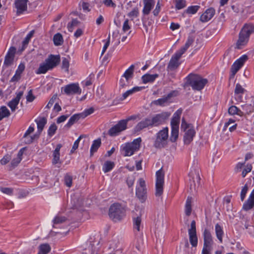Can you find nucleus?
Returning a JSON list of instances; mask_svg holds the SVG:
<instances>
[{
    "label": "nucleus",
    "instance_id": "obj_1",
    "mask_svg": "<svg viewBox=\"0 0 254 254\" xmlns=\"http://www.w3.org/2000/svg\"><path fill=\"white\" fill-rule=\"evenodd\" d=\"M141 139L138 137L131 142H127L121 146V150L124 156H130L139 150L140 146Z\"/></svg>",
    "mask_w": 254,
    "mask_h": 254
},
{
    "label": "nucleus",
    "instance_id": "obj_2",
    "mask_svg": "<svg viewBox=\"0 0 254 254\" xmlns=\"http://www.w3.org/2000/svg\"><path fill=\"white\" fill-rule=\"evenodd\" d=\"M109 215L114 222L122 219L126 215V209L119 203H114L110 207Z\"/></svg>",
    "mask_w": 254,
    "mask_h": 254
},
{
    "label": "nucleus",
    "instance_id": "obj_3",
    "mask_svg": "<svg viewBox=\"0 0 254 254\" xmlns=\"http://www.w3.org/2000/svg\"><path fill=\"white\" fill-rule=\"evenodd\" d=\"M188 80L192 88L196 90H201L208 82L207 79L197 74H190Z\"/></svg>",
    "mask_w": 254,
    "mask_h": 254
},
{
    "label": "nucleus",
    "instance_id": "obj_4",
    "mask_svg": "<svg viewBox=\"0 0 254 254\" xmlns=\"http://www.w3.org/2000/svg\"><path fill=\"white\" fill-rule=\"evenodd\" d=\"M168 128L164 127L160 130L156 135V139L154 143V146L156 148L165 147L168 143Z\"/></svg>",
    "mask_w": 254,
    "mask_h": 254
},
{
    "label": "nucleus",
    "instance_id": "obj_5",
    "mask_svg": "<svg viewBox=\"0 0 254 254\" xmlns=\"http://www.w3.org/2000/svg\"><path fill=\"white\" fill-rule=\"evenodd\" d=\"M181 128L185 131L184 136V141L186 144H190L193 140L195 131L191 124H187L184 119H182Z\"/></svg>",
    "mask_w": 254,
    "mask_h": 254
},
{
    "label": "nucleus",
    "instance_id": "obj_6",
    "mask_svg": "<svg viewBox=\"0 0 254 254\" xmlns=\"http://www.w3.org/2000/svg\"><path fill=\"white\" fill-rule=\"evenodd\" d=\"M203 238V246L201 254H211L214 244L213 237L210 231L205 229L202 233Z\"/></svg>",
    "mask_w": 254,
    "mask_h": 254
},
{
    "label": "nucleus",
    "instance_id": "obj_7",
    "mask_svg": "<svg viewBox=\"0 0 254 254\" xmlns=\"http://www.w3.org/2000/svg\"><path fill=\"white\" fill-rule=\"evenodd\" d=\"M156 196H160L163 192V186L164 183V174L162 169L156 173Z\"/></svg>",
    "mask_w": 254,
    "mask_h": 254
},
{
    "label": "nucleus",
    "instance_id": "obj_8",
    "mask_svg": "<svg viewBox=\"0 0 254 254\" xmlns=\"http://www.w3.org/2000/svg\"><path fill=\"white\" fill-rule=\"evenodd\" d=\"M171 113L168 112H163L154 115L150 118L152 127H158L164 124L170 116Z\"/></svg>",
    "mask_w": 254,
    "mask_h": 254
},
{
    "label": "nucleus",
    "instance_id": "obj_9",
    "mask_svg": "<svg viewBox=\"0 0 254 254\" xmlns=\"http://www.w3.org/2000/svg\"><path fill=\"white\" fill-rule=\"evenodd\" d=\"M129 120H122L118 124L112 127L108 131V134L111 136H115L121 132L125 130L127 127V123Z\"/></svg>",
    "mask_w": 254,
    "mask_h": 254
},
{
    "label": "nucleus",
    "instance_id": "obj_10",
    "mask_svg": "<svg viewBox=\"0 0 254 254\" xmlns=\"http://www.w3.org/2000/svg\"><path fill=\"white\" fill-rule=\"evenodd\" d=\"M248 59V56L246 55H244L234 62L231 68V74L230 75V78L234 77L235 75Z\"/></svg>",
    "mask_w": 254,
    "mask_h": 254
},
{
    "label": "nucleus",
    "instance_id": "obj_11",
    "mask_svg": "<svg viewBox=\"0 0 254 254\" xmlns=\"http://www.w3.org/2000/svg\"><path fill=\"white\" fill-rule=\"evenodd\" d=\"M138 182L139 186L136 188V195L141 202H143L146 198L147 192L145 182L142 178H140Z\"/></svg>",
    "mask_w": 254,
    "mask_h": 254
},
{
    "label": "nucleus",
    "instance_id": "obj_12",
    "mask_svg": "<svg viewBox=\"0 0 254 254\" xmlns=\"http://www.w3.org/2000/svg\"><path fill=\"white\" fill-rule=\"evenodd\" d=\"M189 240L193 247L197 246L198 238L196 235V224L194 220H192L190 223V228L188 230Z\"/></svg>",
    "mask_w": 254,
    "mask_h": 254
},
{
    "label": "nucleus",
    "instance_id": "obj_13",
    "mask_svg": "<svg viewBox=\"0 0 254 254\" xmlns=\"http://www.w3.org/2000/svg\"><path fill=\"white\" fill-rule=\"evenodd\" d=\"M182 55L179 51H177L172 56L167 66L168 69L173 70L179 66L180 64L179 60L181 58Z\"/></svg>",
    "mask_w": 254,
    "mask_h": 254
},
{
    "label": "nucleus",
    "instance_id": "obj_14",
    "mask_svg": "<svg viewBox=\"0 0 254 254\" xmlns=\"http://www.w3.org/2000/svg\"><path fill=\"white\" fill-rule=\"evenodd\" d=\"M64 91L67 95L75 94H80L81 93V89L78 84L76 83H72L66 85L64 87Z\"/></svg>",
    "mask_w": 254,
    "mask_h": 254
},
{
    "label": "nucleus",
    "instance_id": "obj_15",
    "mask_svg": "<svg viewBox=\"0 0 254 254\" xmlns=\"http://www.w3.org/2000/svg\"><path fill=\"white\" fill-rule=\"evenodd\" d=\"M60 55L51 54L48 56V58L45 60V62L48 64V66H49L52 70L60 64Z\"/></svg>",
    "mask_w": 254,
    "mask_h": 254
},
{
    "label": "nucleus",
    "instance_id": "obj_16",
    "mask_svg": "<svg viewBox=\"0 0 254 254\" xmlns=\"http://www.w3.org/2000/svg\"><path fill=\"white\" fill-rule=\"evenodd\" d=\"M28 0H15L14 7L16 9V13L19 15L27 10Z\"/></svg>",
    "mask_w": 254,
    "mask_h": 254
},
{
    "label": "nucleus",
    "instance_id": "obj_17",
    "mask_svg": "<svg viewBox=\"0 0 254 254\" xmlns=\"http://www.w3.org/2000/svg\"><path fill=\"white\" fill-rule=\"evenodd\" d=\"M173 92L169 93L167 96H163L162 98L154 100L151 102V104L156 106H164L170 102V100L172 97Z\"/></svg>",
    "mask_w": 254,
    "mask_h": 254
},
{
    "label": "nucleus",
    "instance_id": "obj_18",
    "mask_svg": "<svg viewBox=\"0 0 254 254\" xmlns=\"http://www.w3.org/2000/svg\"><path fill=\"white\" fill-rule=\"evenodd\" d=\"M23 95V91H19L16 93L15 98L9 101L7 104L8 106L10 108L12 112H14L19 104L20 99Z\"/></svg>",
    "mask_w": 254,
    "mask_h": 254
},
{
    "label": "nucleus",
    "instance_id": "obj_19",
    "mask_svg": "<svg viewBox=\"0 0 254 254\" xmlns=\"http://www.w3.org/2000/svg\"><path fill=\"white\" fill-rule=\"evenodd\" d=\"M215 10L213 8L210 7L205 10L200 17V20L202 22H206L210 20L214 16Z\"/></svg>",
    "mask_w": 254,
    "mask_h": 254
},
{
    "label": "nucleus",
    "instance_id": "obj_20",
    "mask_svg": "<svg viewBox=\"0 0 254 254\" xmlns=\"http://www.w3.org/2000/svg\"><path fill=\"white\" fill-rule=\"evenodd\" d=\"M182 113V110L179 109L174 114L171 122V129L174 127L175 128V129H179L180 120Z\"/></svg>",
    "mask_w": 254,
    "mask_h": 254
},
{
    "label": "nucleus",
    "instance_id": "obj_21",
    "mask_svg": "<svg viewBox=\"0 0 254 254\" xmlns=\"http://www.w3.org/2000/svg\"><path fill=\"white\" fill-rule=\"evenodd\" d=\"M149 127H152L150 118H146L137 124L135 127V130L136 131H139L142 129Z\"/></svg>",
    "mask_w": 254,
    "mask_h": 254
},
{
    "label": "nucleus",
    "instance_id": "obj_22",
    "mask_svg": "<svg viewBox=\"0 0 254 254\" xmlns=\"http://www.w3.org/2000/svg\"><path fill=\"white\" fill-rule=\"evenodd\" d=\"M249 37L240 31L239 39L236 43V48L238 49H242L245 46L249 41Z\"/></svg>",
    "mask_w": 254,
    "mask_h": 254
},
{
    "label": "nucleus",
    "instance_id": "obj_23",
    "mask_svg": "<svg viewBox=\"0 0 254 254\" xmlns=\"http://www.w3.org/2000/svg\"><path fill=\"white\" fill-rule=\"evenodd\" d=\"M254 206V189L251 192L248 200L244 203L243 208L246 211H248Z\"/></svg>",
    "mask_w": 254,
    "mask_h": 254
},
{
    "label": "nucleus",
    "instance_id": "obj_24",
    "mask_svg": "<svg viewBox=\"0 0 254 254\" xmlns=\"http://www.w3.org/2000/svg\"><path fill=\"white\" fill-rule=\"evenodd\" d=\"M34 130V128L33 127L30 126L27 131L25 132L23 135V138H25L24 141L27 144H30L33 142L36 135L34 136H29V134L33 132Z\"/></svg>",
    "mask_w": 254,
    "mask_h": 254
},
{
    "label": "nucleus",
    "instance_id": "obj_25",
    "mask_svg": "<svg viewBox=\"0 0 254 254\" xmlns=\"http://www.w3.org/2000/svg\"><path fill=\"white\" fill-rule=\"evenodd\" d=\"M241 112H243V116L249 115L254 112V104L246 103L241 106Z\"/></svg>",
    "mask_w": 254,
    "mask_h": 254
},
{
    "label": "nucleus",
    "instance_id": "obj_26",
    "mask_svg": "<svg viewBox=\"0 0 254 254\" xmlns=\"http://www.w3.org/2000/svg\"><path fill=\"white\" fill-rule=\"evenodd\" d=\"M241 32L249 37L251 34L254 33V24L252 23L245 24L241 29Z\"/></svg>",
    "mask_w": 254,
    "mask_h": 254
},
{
    "label": "nucleus",
    "instance_id": "obj_27",
    "mask_svg": "<svg viewBox=\"0 0 254 254\" xmlns=\"http://www.w3.org/2000/svg\"><path fill=\"white\" fill-rule=\"evenodd\" d=\"M159 76L158 74H145L141 77L142 82L144 84L147 83H152L155 81L156 78Z\"/></svg>",
    "mask_w": 254,
    "mask_h": 254
},
{
    "label": "nucleus",
    "instance_id": "obj_28",
    "mask_svg": "<svg viewBox=\"0 0 254 254\" xmlns=\"http://www.w3.org/2000/svg\"><path fill=\"white\" fill-rule=\"evenodd\" d=\"M62 147V144H58L53 152V159L52 161V163L53 164H56L60 162V150Z\"/></svg>",
    "mask_w": 254,
    "mask_h": 254
},
{
    "label": "nucleus",
    "instance_id": "obj_29",
    "mask_svg": "<svg viewBox=\"0 0 254 254\" xmlns=\"http://www.w3.org/2000/svg\"><path fill=\"white\" fill-rule=\"evenodd\" d=\"M101 145V139L100 138H98L93 141L90 151V156H92L94 153L97 151Z\"/></svg>",
    "mask_w": 254,
    "mask_h": 254
},
{
    "label": "nucleus",
    "instance_id": "obj_30",
    "mask_svg": "<svg viewBox=\"0 0 254 254\" xmlns=\"http://www.w3.org/2000/svg\"><path fill=\"white\" fill-rule=\"evenodd\" d=\"M215 232L217 238L219 240V242L222 243L223 242L224 231L222 227L218 223L215 226Z\"/></svg>",
    "mask_w": 254,
    "mask_h": 254
},
{
    "label": "nucleus",
    "instance_id": "obj_31",
    "mask_svg": "<svg viewBox=\"0 0 254 254\" xmlns=\"http://www.w3.org/2000/svg\"><path fill=\"white\" fill-rule=\"evenodd\" d=\"M144 88V87H138V86L134 87L132 89L127 91L126 92H125L123 94V97L122 98V100H123L126 99L128 96L132 94L133 93H134L135 92L139 91Z\"/></svg>",
    "mask_w": 254,
    "mask_h": 254
},
{
    "label": "nucleus",
    "instance_id": "obj_32",
    "mask_svg": "<svg viewBox=\"0 0 254 254\" xmlns=\"http://www.w3.org/2000/svg\"><path fill=\"white\" fill-rule=\"evenodd\" d=\"M80 118H82L80 114H74L70 117L68 122L65 125V127L69 128L72 125H73L75 122L78 121Z\"/></svg>",
    "mask_w": 254,
    "mask_h": 254
},
{
    "label": "nucleus",
    "instance_id": "obj_33",
    "mask_svg": "<svg viewBox=\"0 0 254 254\" xmlns=\"http://www.w3.org/2000/svg\"><path fill=\"white\" fill-rule=\"evenodd\" d=\"M51 70L45 62L40 64L39 67L36 70V73L38 74L46 73L48 70Z\"/></svg>",
    "mask_w": 254,
    "mask_h": 254
},
{
    "label": "nucleus",
    "instance_id": "obj_34",
    "mask_svg": "<svg viewBox=\"0 0 254 254\" xmlns=\"http://www.w3.org/2000/svg\"><path fill=\"white\" fill-rule=\"evenodd\" d=\"M23 149H20L16 158H13L11 162V165L13 168L15 167L22 160V156L23 153Z\"/></svg>",
    "mask_w": 254,
    "mask_h": 254
},
{
    "label": "nucleus",
    "instance_id": "obj_35",
    "mask_svg": "<svg viewBox=\"0 0 254 254\" xmlns=\"http://www.w3.org/2000/svg\"><path fill=\"white\" fill-rule=\"evenodd\" d=\"M194 38L192 36H189L185 46L178 51L182 54H184L189 47L193 43Z\"/></svg>",
    "mask_w": 254,
    "mask_h": 254
},
{
    "label": "nucleus",
    "instance_id": "obj_36",
    "mask_svg": "<svg viewBox=\"0 0 254 254\" xmlns=\"http://www.w3.org/2000/svg\"><path fill=\"white\" fill-rule=\"evenodd\" d=\"M228 113L231 115H237L240 117H243V112H241V110L234 105L229 107Z\"/></svg>",
    "mask_w": 254,
    "mask_h": 254
},
{
    "label": "nucleus",
    "instance_id": "obj_37",
    "mask_svg": "<svg viewBox=\"0 0 254 254\" xmlns=\"http://www.w3.org/2000/svg\"><path fill=\"white\" fill-rule=\"evenodd\" d=\"M114 166V162L111 161H106L103 165L102 170L106 173L111 171Z\"/></svg>",
    "mask_w": 254,
    "mask_h": 254
},
{
    "label": "nucleus",
    "instance_id": "obj_38",
    "mask_svg": "<svg viewBox=\"0 0 254 254\" xmlns=\"http://www.w3.org/2000/svg\"><path fill=\"white\" fill-rule=\"evenodd\" d=\"M134 65H131L127 69L124 73L123 76L126 79L127 81L131 79L133 77Z\"/></svg>",
    "mask_w": 254,
    "mask_h": 254
},
{
    "label": "nucleus",
    "instance_id": "obj_39",
    "mask_svg": "<svg viewBox=\"0 0 254 254\" xmlns=\"http://www.w3.org/2000/svg\"><path fill=\"white\" fill-rule=\"evenodd\" d=\"M143 3L144 5L142 12L144 15H148L153 7L155 2H145Z\"/></svg>",
    "mask_w": 254,
    "mask_h": 254
},
{
    "label": "nucleus",
    "instance_id": "obj_40",
    "mask_svg": "<svg viewBox=\"0 0 254 254\" xmlns=\"http://www.w3.org/2000/svg\"><path fill=\"white\" fill-rule=\"evenodd\" d=\"M191 197H188L185 204V214L187 216H190L191 213Z\"/></svg>",
    "mask_w": 254,
    "mask_h": 254
},
{
    "label": "nucleus",
    "instance_id": "obj_41",
    "mask_svg": "<svg viewBox=\"0 0 254 254\" xmlns=\"http://www.w3.org/2000/svg\"><path fill=\"white\" fill-rule=\"evenodd\" d=\"M36 122L37 124L38 131L40 133L47 123V120L45 118H42L38 121H36Z\"/></svg>",
    "mask_w": 254,
    "mask_h": 254
},
{
    "label": "nucleus",
    "instance_id": "obj_42",
    "mask_svg": "<svg viewBox=\"0 0 254 254\" xmlns=\"http://www.w3.org/2000/svg\"><path fill=\"white\" fill-rule=\"evenodd\" d=\"M10 115L9 111L5 106H2L0 108V121L4 118L8 117Z\"/></svg>",
    "mask_w": 254,
    "mask_h": 254
},
{
    "label": "nucleus",
    "instance_id": "obj_43",
    "mask_svg": "<svg viewBox=\"0 0 254 254\" xmlns=\"http://www.w3.org/2000/svg\"><path fill=\"white\" fill-rule=\"evenodd\" d=\"M51 250V247L48 244H41L39 246V254H47Z\"/></svg>",
    "mask_w": 254,
    "mask_h": 254
},
{
    "label": "nucleus",
    "instance_id": "obj_44",
    "mask_svg": "<svg viewBox=\"0 0 254 254\" xmlns=\"http://www.w3.org/2000/svg\"><path fill=\"white\" fill-rule=\"evenodd\" d=\"M54 44L56 46H60L63 44L64 40L61 34L58 33L56 34L53 37Z\"/></svg>",
    "mask_w": 254,
    "mask_h": 254
},
{
    "label": "nucleus",
    "instance_id": "obj_45",
    "mask_svg": "<svg viewBox=\"0 0 254 254\" xmlns=\"http://www.w3.org/2000/svg\"><path fill=\"white\" fill-rule=\"evenodd\" d=\"M34 33V31L32 30L27 35L26 37L25 38L24 40L22 42V50H23L25 48V47L27 46V45L29 42L30 39L33 36Z\"/></svg>",
    "mask_w": 254,
    "mask_h": 254
},
{
    "label": "nucleus",
    "instance_id": "obj_46",
    "mask_svg": "<svg viewBox=\"0 0 254 254\" xmlns=\"http://www.w3.org/2000/svg\"><path fill=\"white\" fill-rule=\"evenodd\" d=\"M179 135V129H175V128H173L171 129V134L170 137V140L172 142H175L178 137Z\"/></svg>",
    "mask_w": 254,
    "mask_h": 254
},
{
    "label": "nucleus",
    "instance_id": "obj_47",
    "mask_svg": "<svg viewBox=\"0 0 254 254\" xmlns=\"http://www.w3.org/2000/svg\"><path fill=\"white\" fill-rule=\"evenodd\" d=\"M80 22L77 19H74L72 20L70 23H69L67 25V28L69 32H72L75 27H77Z\"/></svg>",
    "mask_w": 254,
    "mask_h": 254
},
{
    "label": "nucleus",
    "instance_id": "obj_48",
    "mask_svg": "<svg viewBox=\"0 0 254 254\" xmlns=\"http://www.w3.org/2000/svg\"><path fill=\"white\" fill-rule=\"evenodd\" d=\"M141 221V220L140 216H137L136 217L133 218L134 229H136L137 231H140Z\"/></svg>",
    "mask_w": 254,
    "mask_h": 254
},
{
    "label": "nucleus",
    "instance_id": "obj_49",
    "mask_svg": "<svg viewBox=\"0 0 254 254\" xmlns=\"http://www.w3.org/2000/svg\"><path fill=\"white\" fill-rule=\"evenodd\" d=\"M139 15V10L138 7H136L127 14V16L132 20L134 18L137 17Z\"/></svg>",
    "mask_w": 254,
    "mask_h": 254
},
{
    "label": "nucleus",
    "instance_id": "obj_50",
    "mask_svg": "<svg viewBox=\"0 0 254 254\" xmlns=\"http://www.w3.org/2000/svg\"><path fill=\"white\" fill-rule=\"evenodd\" d=\"M200 6L198 5H192L188 7L186 12L189 14H195L199 9Z\"/></svg>",
    "mask_w": 254,
    "mask_h": 254
},
{
    "label": "nucleus",
    "instance_id": "obj_51",
    "mask_svg": "<svg viewBox=\"0 0 254 254\" xmlns=\"http://www.w3.org/2000/svg\"><path fill=\"white\" fill-rule=\"evenodd\" d=\"M67 220V218L64 216L58 215L53 220L54 224H61L65 222Z\"/></svg>",
    "mask_w": 254,
    "mask_h": 254
},
{
    "label": "nucleus",
    "instance_id": "obj_52",
    "mask_svg": "<svg viewBox=\"0 0 254 254\" xmlns=\"http://www.w3.org/2000/svg\"><path fill=\"white\" fill-rule=\"evenodd\" d=\"M246 90L240 85L239 83H237L236 85L234 93L235 95H239L244 93Z\"/></svg>",
    "mask_w": 254,
    "mask_h": 254
},
{
    "label": "nucleus",
    "instance_id": "obj_53",
    "mask_svg": "<svg viewBox=\"0 0 254 254\" xmlns=\"http://www.w3.org/2000/svg\"><path fill=\"white\" fill-rule=\"evenodd\" d=\"M57 129V126L54 123L52 124L48 129V133L49 136H52L55 133Z\"/></svg>",
    "mask_w": 254,
    "mask_h": 254
},
{
    "label": "nucleus",
    "instance_id": "obj_54",
    "mask_svg": "<svg viewBox=\"0 0 254 254\" xmlns=\"http://www.w3.org/2000/svg\"><path fill=\"white\" fill-rule=\"evenodd\" d=\"M186 1L185 0H176V8L181 9L186 6Z\"/></svg>",
    "mask_w": 254,
    "mask_h": 254
},
{
    "label": "nucleus",
    "instance_id": "obj_55",
    "mask_svg": "<svg viewBox=\"0 0 254 254\" xmlns=\"http://www.w3.org/2000/svg\"><path fill=\"white\" fill-rule=\"evenodd\" d=\"M69 65V61L66 58H64L62 61V68L65 69V71L68 72Z\"/></svg>",
    "mask_w": 254,
    "mask_h": 254
},
{
    "label": "nucleus",
    "instance_id": "obj_56",
    "mask_svg": "<svg viewBox=\"0 0 254 254\" xmlns=\"http://www.w3.org/2000/svg\"><path fill=\"white\" fill-rule=\"evenodd\" d=\"M252 169L251 164H247L246 167L242 171V176L243 178L245 177L247 173L250 172Z\"/></svg>",
    "mask_w": 254,
    "mask_h": 254
},
{
    "label": "nucleus",
    "instance_id": "obj_57",
    "mask_svg": "<svg viewBox=\"0 0 254 254\" xmlns=\"http://www.w3.org/2000/svg\"><path fill=\"white\" fill-rule=\"evenodd\" d=\"M248 190V187L247 184H246L244 187L242 188L241 192V199L242 201H243L246 197V195L247 193Z\"/></svg>",
    "mask_w": 254,
    "mask_h": 254
},
{
    "label": "nucleus",
    "instance_id": "obj_58",
    "mask_svg": "<svg viewBox=\"0 0 254 254\" xmlns=\"http://www.w3.org/2000/svg\"><path fill=\"white\" fill-rule=\"evenodd\" d=\"M72 178L69 175H66L64 177V183L68 187H70L72 185Z\"/></svg>",
    "mask_w": 254,
    "mask_h": 254
},
{
    "label": "nucleus",
    "instance_id": "obj_59",
    "mask_svg": "<svg viewBox=\"0 0 254 254\" xmlns=\"http://www.w3.org/2000/svg\"><path fill=\"white\" fill-rule=\"evenodd\" d=\"M94 111V109L93 108H90L89 109L85 110L84 112L80 113L82 118H84L88 115L92 114Z\"/></svg>",
    "mask_w": 254,
    "mask_h": 254
},
{
    "label": "nucleus",
    "instance_id": "obj_60",
    "mask_svg": "<svg viewBox=\"0 0 254 254\" xmlns=\"http://www.w3.org/2000/svg\"><path fill=\"white\" fill-rule=\"evenodd\" d=\"M83 135H81L79 136V137L77 138V140L75 141L74 142L73 145L72 146V148L70 151L71 153L74 152V151L78 148V145L79 141H80L81 139L82 138Z\"/></svg>",
    "mask_w": 254,
    "mask_h": 254
},
{
    "label": "nucleus",
    "instance_id": "obj_61",
    "mask_svg": "<svg viewBox=\"0 0 254 254\" xmlns=\"http://www.w3.org/2000/svg\"><path fill=\"white\" fill-rule=\"evenodd\" d=\"M10 160V155L6 154L0 160V162L1 165H3L6 164Z\"/></svg>",
    "mask_w": 254,
    "mask_h": 254
},
{
    "label": "nucleus",
    "instance_id": "obj_62",
    "mask_svg": "<svg viewBox=\"0 0 254 254\" xmlns=\"http://www.w3.org/2000/svg\"><path fill=\"white\" fill-rule=\"evenodd\" d=\"M0 190L4 193L11 195L13 193V189L10 188H0Z\"/></svg>",
    "mask_w": 254,
    "mask_h": 254
},
{
    "label": "nucleus",
    "instance_id": "obj_63",
    "mask_svg": "<svg viewBox=\"0 0 254 254\" xmlns=\"http://www.w3.org/2000/svg\"><path fill=\"white\" fill-rule=\"evenodd\" d=\"M13 58L11 56H9V55H6L4 61V64L7 66H9L13 62Z\"/></svg>",
    "mask_w": 254,
    "mask_h": 254
},
{
    "label": "nucleus",
    "instance_id": "obj_64",
    "mask_svg": "<svg viewBox=\"0 0 254 254\" xmlns=\"http://www.w3.org/2000/svg\"><path fill=\"white\" fill-rule=\"evenodd\" d=\"M35 96L32 94V90H30L28 93V95L26 96L27 101L28 102H31L35 99Z\"/></svg>",
    "mask_w": 254,
    "mask_h": 254
}]
</instances>
